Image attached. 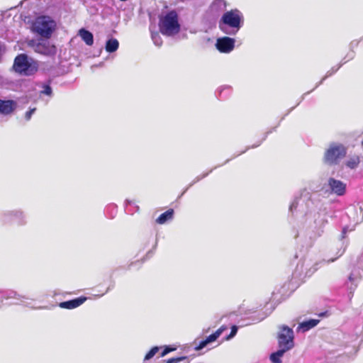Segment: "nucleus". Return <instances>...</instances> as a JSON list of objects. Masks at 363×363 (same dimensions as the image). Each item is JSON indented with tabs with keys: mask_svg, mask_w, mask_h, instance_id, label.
I'll use <instances>...</instances> for the list:
<instances>
[{
	"mask_svg": "<svg viewBox=\"0 0 363 363\" xmlns=\"http://www.w3.org/2000/svg\"><path fill=\"white\" fill-rule=\"evenodd\" d=\"M56 22L49 16L36 17L31 24V30L45 39L51 38L56 28Z\"/></svg>",
	"mask_w": 363,
	"mask_h": 363,
	"instance_id": "obj_3",
	"label": "nucleus"
},
{
	"mask_svg": "<svg viewBox=\"0 0 363 363\" xmlns=\"http://www.w3.org/2000/svg\"><path fill=\"white\" fill-rule=\"evenodd\" d=\"M160 32L167 36H173L179 33L181 26L179 22V15L175 10L162 13L159 16Z\"/></svg>",
	"mask_w": 363,
	"mask_h": 363,
	"instance_id": "obj_2",
	"label": "nucleus"
},
{
	"mask_svg": "<svg viewBox=\"0 0 363 363\" xmlns=\"http://www.w3.org/2000/svg\"><path fill=\"white\" fill-rule=\"evenodd\" d=\"M79 34L80 37L82 38V39L84 41V43L87 45L91 46L93 45L94 36L91 32H89V30H87L84 28H82L79 30Z\"/></svg>",
	"mask_w": 363,
	"mask_h": 363,
	"instance_id": "obj_14",
	"label": "nucleus"
},
{
	"mask_svg": "<svg viewBox=\"0 0 363 363\" xmlns=\"http://www.w3.org/2000/svg\"><path fill=\"white\" fill-rule=\"evenodd\" d=\"M176 350L175 347H172L170 346H165V347L164 348V350H162V352H161L160 354V357H164L166 354H167L168 353L172 352V351H174Z\"/></svg>",
	"mask_w": 363,
	"mask_h": 363,
	"instance_id": "obj_21",
	"label": "nucleus"
},
{
	"mask_svg": "<svg viewBox=\"0 0 363 363\" xmlns=\"http://www.w3.org/2000/svg\"><path fill=\"white\" fill-rule=\"evenodd\" d=\"M28 45L29 47L32 48L35 52L44 55H54L57 51L56 47L46 40L36 42L34 40H31L28 42Z\"/></svg>",
	"mask_w": 363,
	"mask_h": 363,
	"instance_id": "obj_7",
	"label": "nucleus"
},
{
	"mask_svg": "<svg viewBox=\"0 0 363 363\" xmlns=\"http://www.w3.org/2000/svg\"><path fill=\"white\" fill-rule=\"evenodd\" d=\"M284 350H282L281 348H279V350L270 355V360L272 363H281V357L284 355V354L286 352Z\"/></svg>",
	"mask_w": 363,
	"mask_h": 363,
	"instance_id": "obj_16",
	"label": "nucleus"
},
{
	"mask_svg": "<svg viewBox=\"0 0 363 363\" xmlns=\"http://www.w3.org/2000/svg\"><path fill=\"white\" fill-rule=\"evenodd\" d=\"M42 93L50 96L52 94V88L49 85H45Z\"/></svg>",
	"mask_w": 363,
	"mask_h": 363,
	"instance_id": "obj_23",
	"label": "nucleus"
},
{
	"mask_svg": "<svg viewBox=\"0 0 363 363\" xmlns=\"http://www.w3.org/2000/svg\"><path fill=\"white\" fill-rule=\"evenodd\" d=\"M360 162L359 157L357 155L351 157L346 162V166L350 169L356 168Z\"/></svg>",
	"mask_w": 363,
	"mask_h": 363,
	"instance_id": "obj_18",
	"label": "nucleus"
},
{
	"mask_svg": "<svg viewBox=\"0 0 363 363\" xmlns=\"http://www.w3.org/2000/svg\"><path fill=\"white\" fill-rule=\"evenodd\" d=\"M346 154L347 150L343 145L331 144L324 153L323 162L328 165L337 164Z\"/></svg>",
	"mask_w": 363,
	"mask_h": 363,
	"instance_id": "obj_5",
	"label": "nucleus"
},
{
	"mask_svg": "<svg viewBox=\"0 0 363 363\" xmlns=\"http://www.w3.org/2000/svg\"><path fill=\"white\" fill-rule=\"evenodd\" d=\"M185 359H186V357L182 356V357L170 358V359H168L164 361L166 363H179Z\"/></svg>",
	"mask_w": 363,
	"mask_h": 363,
	"instance_id": "obj_20",
	"label": "nucleus"
},
{
	"mask_svg": "<svg viewBox=\"0 0 363 363\" xmlns=\"http://www.w3.org/2000/svg\"><path fill=\"white\" fill-rule=\"evenodd\" d=\"M38 61L22 53L15 57L12 68L15 72L21 75L31 76L38 72Z\"/></svg>",
	"mask_w": 363,
	"mask_h": 363,
	"instance_id": "obj_4",
	"label": "nucleus"
},
{
	"mask_svg": "<svg viewBox=\"0 0 363 363\" xmlns=\"http://www.w3.org/2000/svg\"><path fill=\"white\" fill-rule=\"evenodd\" d=\"M362 146L363 147V140L362 141Z\"/></svg>",
	"mask_w": 363,
	"mask_h": 363,
	"instance_id": "obj_26",
	"label": "nucleus"
},
{
	"mask_svg": "<svg viewBox=\"0 0 363 363\" xmlns=\"http://www.w3.org/2000/svg\"><path fill=\"white\" fill-rule=\"evenodd\" d=\"M160 349V347L157 346L152 347L150 350L145 354L144 360L146 361L152 358L156 354V353L159 352Z\"/></svg>",
	"mask_w": 363,
	"mask_h": 363,
	"instance_id": "obj_19",
	"label": "nucleus"
},
{
	"mask_svg": "<svg viewBox=\"0 0 363 363\" xmlns=\"http://www.w3.org/2000/svg\"><path fill=\"white\" fill-rule=\"evenodd\" d=\"M235 40L229 37H223L217 40L216 48L223 53H228L235 48Z\"/></svg>",
	"mask_w": 363,
	"mask_h": 363,
	"instance_id": "obj_8",
	"label": "nucleus"
},
{
	"mask_svg": "<svg viewBox=\"0 0 363 363\" xmlns=\"http://www.w3.org/2000/svg\"><path fill=\"white\" fill-rule=\"evenodd\" d=\"M174 210L172 208H169L165 212L162 213L157 219L156 223L158 224H164L166 222L172 220L174 216Z\"/></svg>",
	"mask_w": 363,
	"mask_h": 363,
	"instance_id": "obj_13",
	"label": "nucleus"
},
{
	"mask_svg": "<svg viewBox=\"0 0 363 363\" xmlns=\"http://www.w3.org/2000/svg\"><path fill=\"white\" fill-rule=\"evenodd\" d=\"M86 299L87 298L85 296H79L72 300L61 302L60 303L59 306L62 308L73 309L83 304Z\"/></svg>",
	"mask_w": 363,
	"mask_h": 363,
	"instance_id": "obj_11",
	"label": "nucleus"
},
{
	"mask_svg": "<svg viewBox=\"0 0 363 363\" xmlns=\"http://www.w3.org/2000/svg\"><path fill=\"white\" fill-rule=\"evenodd\" d=\"M35 111V108L31 109L29 111H27L26 113V118L27 120H29L31 117L33 113Z\"/></svg>",
	"mask_w": 363,
	"mask_h": 363,
	"instance_id": "obj_24",
	"label": "nucleus"
},
{
	"mask_svg": "<svg viewBox=\"0 0 363 363\" xmlns=\"http://www.w3.org/2000/svg\"><path fill=\"white\" fill-rule=\"evenodd\" d=\"M328 186L331 193L337 196H342L346 192V184L340 180L330 178L328 179Z\"/></svg>",
	"mask_w": 363,
	"mask_h": 363,
	"instance_id": "obj_10",
	"label": "nucleus"
},
{
	"mask_svg": "<svg viewBox=\"0 0 363 363\" xmlns=\"http://www.w3.org/2000/svg\"><path fill=\"white\" fill-rule=\"evenodd\" d=\"M228 329L227 326L222 325L213 334L208 336L206 339L199 342V343L195 347V350L199 351L205 347L208 344L215 342L220 335Z\"/></svg>",
	"mask_w": 363,
	"mask_h": 363,
	"instance_id": "obj_9",
	"label": "nucleus"
},
{
	"mask_svg": "<svg viewBox=\"0 0 363 363\" xmlns=\"http://www.w3.org/2000/svg\"><path fill=\"white\" fill-rule=\"evenodd\" d=\"M319 323V320L311 319L307 321H304L300 324V327L304 330H308L309 329L315 327Z\"/></svg>",
	"mask_w": 363,
	"mask_h": 363,
	"instance_id": "obj_17",
	"label": "nucleus"
},
{
	"mask_svg": "<svg viewBox=\"0 0 363 363\" xmlns=\"http://www.w3.org/2000/svg\"><path fill=\"white\" fill-rule=\"evenodd\" d=\"M277 338L279 348L287 352L294 347V330L286 325H283L279 327Z\"/></svg>",
	"mask_w": 363,
	"mask_h": 363,
	"instance_id": "obj_6",
	"label": "nucleus"
},
{
	"mask_svg": "<svg viewBox=\"0 0 363 363\" xmlns=\"http://www.w3.org/2000/svg\"><path fill=\"white\" fill-rule=\"evenodd\" d=\"M16 108V103L13 100L0 99V113L3 115L11 114Z\"/></svg>",
	"mask_w": 363,
	"mask_h": 363,
	"instance_id": "obj_12",
	"label": "nucleus"
},
{
	"mask_svg": "<svg viewBox=\"0 0 363 363\" xmlns=\"http://www.w3.org/2000/svg\"><path fill=\"white\" fill-rule=\"evenodd\" d=\"M349 279H350V281H353L354 278H353L352 275H350V276L349 277Z\"/></svg>",
	"mask_w": 363,
	"mask_h": 363,
	"instance_id": "obj_25",
	"label": "nucleus"
},
{
	"mask_svg": "<svg viewBox=\"0 0 363 363\" xmlns=\"http://www.w3.org/2000/svg\"><path fill=\"white\" fill-rule=\"evenodd\" d=\"M119 47V43L116 38H111L106 41V50L108 52H116Z\"/></svg>",
	"mask_w": 363,
	"mask_h": 363,
	"instance_id": "obj_15",
	"label": "nucleus"
},
{
	"mask_svg": "<svg viewBox=\"0 0 363 363\" xmlns=\"http://www.w3.org/2000/svg\"><path fill=\"white\" fill-rule=\"evenodd\" d=\"M238 332V327L236 325H233L231 327V331L230 333L225 337L226 340H228L233 337Z\"/></svg>",
	"mask_w": 363,
	"mask_h": 363,
	"instance_id": "obj_22",
	"label": "nucleus"
},
{
	"mask_svg": "<svg viewBox=\"0 0 363 363\" xmlns=\"http://www.w3.org/2000/svg\"><path fill=\"white\" fill-rule=\"evenodd\" d=\"M243 24V16L238 9L225 12L218 24L220 30L228 35H235Z\"/></svg>",
	"mask_w": 363,
	"mask_h": 363,
	"instance_id": "obj_1",
	"label": "nucleus"
}]
</instances>
